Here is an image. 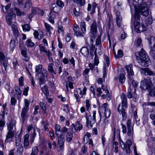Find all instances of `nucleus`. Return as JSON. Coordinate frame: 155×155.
<instances>
[{"mask_svg":"<svg viewBox=\"0 0 155 155\" xmlns=\"http://www.w3.org/2000/svg\"><path fill=\"white\" fill-rule=\"evenodd\" d=\"M23 81L24 79L23 77L22 76L20 77L19 79V86L20 87L24 85Z\"/></svg>","mask_w":155,"mask_h":155,"instance_id":"nucleus-48","label":"nucleus"},{"mask_svg":"<svg viewBox=\"0 0 155 155\" xmlns=\"http://www.w3.org/2000/svg\"><path fill=\"white\" fill-rule=\"evenodd\" d=\"M97 32V26L96 22L95 21H94L91 27V34L90 35V37L91 44L93 43V41L95 39V34Z\"/></svg>","mask_w":155,"mask_h":155,"instance_id":"nucleus-5","label":"nucleus"},{"mask_svg":"<svg viewBox=\"0 0 155 155\" xmlns=\"http://www.w3.org/2000/svg\"><path fill=\"white\" fill-rule=\"evenodd\" d=\"M25 102V106L24 108L29 109V106L30 104L29 102L26 99L24 100Z\"/></svg>","mask_w":155,"mask_h":155,"instance_id":"nucleus-49","label":"nucleus"},{"mask_svg":"<svg viewBox=\"0 0 155 155\" xmlns=\"http://www.w3.org/2000/svg\"><path fill=\"white\" fill-rule=\"evenodd\" d=\"M38 151V150L37 147H34L32 148L31 153L35 155H37Z\"/></svg>","mask_w":155,"mask_h":155,"instance_id":"nucleus-44","label":"nucleus"},{"mask_svg":"<svg viewBox=\"0 0 155 155\" xmlns=\"http://www.w3.org/2000/svg\"><path fill=\"white\" fill-rule=\"evenodd\" d=\"M7 61L6 59L4 61H3V62L2 63V64L4 67V68L5 71H6L7 67Z\"/></svg>","mask_w":155,"mask_h":155,"instance_id":"nucleus-61","label":"nucleus"},{"mask_svg":"<svg viewBox=\"0 0 155 155\" xmlns=\"http://www.w3.org/2000/svg\"><path fill=\"white\" fill-rule=\"evenodd\" d=\"M145 72L148 75L154 76L155 75V73L152 71H150L148 68H147L145 70Z\"/></svg>","mask_w":155,"mask_h":155,"instance_id":"nucleus-41","label":"nucleus"},{"mask_svg":"<svg viewBox=\"0 0 155 155\" xmlns=\"http://www.w3.org/2000/svg\"><path fill=\"white\" fill-rule=\"evenodd\" d=\"M81 51L83 55L85 56H86L87 55V47L86 46L82 47Z\"/></svg>","mask_w":155,"mask_h":155,"instance_id":"nucleus-34","label":"nucleus"},{"mask_svg":"<svg viewBox=\"0 0 155 155\" xmlns=\"http://www.w3.org/2000/svg\"><path fill=\"white\" fill-rule=\"evenodd\" d=\"M134 28L135 31L137 32V30L138 29L140 26V23L139 21L135 20L134 21Z\"/></svg>","mask_w":155,"mask_h":155,"instance_id":"nucleus-37","label":"nucleus"},{"mask_svg":"<svg viewBox=\"0 0 155 155\" xmlns=\"http://www.w3.org/2000/svg\"><path fill=\"white\" fill-rule=\"evenodd\" d=\"M118 8L117 6L114 7V11L115 12L116 16V20L117 25L118 27H120L121 26V23L122 21V18L120 15V12L117 11Z\"/></svg>","mask_w":155,"mask_h":155,"instance_id":"nucleus-8","label":"nucleus"},{"mask_svg":"<svg viewBox=\"0 0 155 155\" xmlns=\"http://www.w3.org/2000/svg\"><path fill=\"white\" fill-rule=\"evenodd\" d=\"M153 84L151 80L144 79L141 82L140 87L144 90H147L149 92H151Z\"/></svg>","mask_w":155,"mask_h":155,"instance_id":"nucleus-3","label":"nucleus"},{"mask_svg":"<svg viewBox=\"0 0 155 155\" xmlns=\"http://www.w3.org/2000/svg\"><path fill=\"white\" fill-rule=\"evenodd\" d=\"M125 78L124 74L122 73V74H120V76L119 77L120 82L121 83H124L125 81Z\"/></svg>","mask_w":155,"mask_h":155,"instance_id":"nucleus-46","label":"nucleus"},{"mask_svg":"<svg viewBox=\"0 0 155 155\" xmlns=\"http://www.w3.org/2000/svg\"><path fill=\"white\" fill-rule=\"evenodd\" d=\"M86 91L87 88L86 87H84V88L82 91H81L80 89L78 88L77 91L78 93H79L81 95V96H80V97L81 98L82 97L83 95L86 94Z\"/></svg>","mask_w":155,"mask_h":155,"instance_id":"nucleus-30","label":"nucleus"},{"mask_svg":"<svg viewBox=\"0 0 155 155\" xmlns=\"http://www.w3.org/2000/svg\"><path fill=\"white\" fill-rule=\"evenodd\" d=\"M15 17V14H14L12 12L8 13L6 15V22L9 25H12L13 18Z\"/></svg>","mask_w":155,"mask_h":155,"instance_id":"nucleus-12","label":"nucleus"},{"mask_svg":"<svg viewBox=\"0 0 155 155\" xmlns=\"http://www.w3.org/2000/svg\"><path fill=\"white\" fill-rule=\"evenodd\" d=\"M43 92L44 93L45 95L48 96L49 95V92L48 91V87L47 86H44L42 88Z\"/></svg>","mask_w":155,"mask_h":155,"instance_id":"nucleus-38","label":"nucleus"},{"mask_svg":"<svg viewBox=\"0 0 155 155\" xmlns=\"http://www.w3.org/2000/svg\"><path fill=\"white\" fill-rule=\"evenodd\" d=\"M120 144L124 150H125L127 154H129L130 152V147L132 144V142L130 140L127 141L125 143L123 142L120 143Z\"/></svg>","mask_w":155,"mask_h":155,"instance_id":"nucleus-6","label":"nucleus"},{"mask_svg":"<svg viewBox=\"0 0 155 155\" xmlns=\"http://www.w3.org/2000/svg\"><path fill=\"white\" fill-rule=\"evenodd\" d=\"M8 131H16L15 123L14 121L10 122L8 125Z\"/></svg>","mask_w":155,"mask_h":155,"instance_id":"nucleus-18","label":"nucleus"},{"mask_svg":"<svg viewBox=\"0 0 155 155\" xmlns=\"http://www.w3.org/2000/svg\"><path fill=\"white\" fill-rule=\"evenodd\" d=\"M32 2L31 1L28 0L26 2L25 6V8H29L32 5Z\"/></svg>","mask_w":155,"mask_h":155,"instance_id":"nucleus-45","label":"nucleus"},{"mask_svg":"<svg viewBox=\"0 0 155 155\" xmlns=\"http://www.w3.org/2000/svg\"><path fill=\"white\" fill-rule=\"evenodd\" d=\"M132 90L130 87H129L128 89V92L127 93V96L128 98H131L133 97L132 94H131Z\"/></svg>","mask_w":155,"mask_h":155,"instance_id":"nucleus-47","label":"nucleus"},{"mask_svg":"<svg viewBox=\"0 0 155 155\" xmlns=\"http://www.w3.org/2000/svg\"><path fill=\"white\" fill-rule=\"evenodd\" d=\"M22 28L24 31H28L30 30V28L28 24H26L24 25H22Z\"/></svg>","mask_w":155,"mask_h":155,"instance_id":"nucleus-39","label":"nucleus"},{"mask_svg":"<svg viewBox=\"0 0 155 155\" xmlns=\"http://www.w3.org/2000/svg\"><path fill=\"white\" fill-rule=\"evenodd\" d=\"M10 46L12 50H13L15 47V41L12 39L11 40L10 43Z\"/></svg>","mask_w":155,"mask_h":155,"instance_id":"nucleus-43","label":"nucleus"},{"mask_svg":"<svg viewBox=\"0 0 155 155\" xmlns=\"http://www.w3.org/2000/svg\"><path fill=\"white\" fill-rule=\"evenodd\" d=\"M134 93H134V96H133V100L134 101L136 102L137 101L138 97L137 94H136L135 91H134Z\"/></svg>","mask_w":155,"mask_h":155,"instance_id":"nucleus-59","label":"nucleus"},{"mask_svg":"<svg viewBox=\"0 0 155 155\" xmlns=\"http://www.w3.org/2000/svg\"><path fill=\"white\" fill-rule=\"evenodd\" d=\"M42 67L41 65L39 64L37 66H36L35 68V72L36 73H37L36 74V75H38L40 73H41H41L42 72H43L44 73H45V71L44 70H43L42 71Z\"/></svg>","mask_w":155,"mask_h":155,"instance_id":"nucleus-19","label":"nucleus"},{"mask_svg":"<svg viewBox=\"0 0 155 155\" xmlns=\"http://www.w3.org/2000/svg\"><path fill=\"white\" fill-rule=\"evenodd\" d=\"M107 107V103L103 104L100 107L99 111V112L101 111L103 112L104 110V114L106 118L109 117L111 113L110 110Z\"/></svg>","mask_w":155,"mask_h":155,"instance_id":"nucleus-7","label":"nucleus"},{"mask_svg":"<svg viewBox=\"0 0 155 155\" xmlns=\"http://www.w3.org/2000/svg\"><path fill=\"white\" fill-rule=\"evenodd\" d=\"M120 97L122 101V105L120 104L119 105L118 107V111L120 114H121L122 117V120H125L127 117L126 113L125 112V110L124 109L123 107L126 108L127 107V99L125 95L122 93L120 95Z\"/></svg>","mask_w":155,"mask_h":155,"instance_id":"nucleus-2","label":"nucleus"},{"mask_svg":"<svg viewBox=\"0 0 155 155\" xmlns=\"http://www.w3.org/2000/svg\"><path fill=\"white\" fill-rule=\"evenodd\" d=\"M94 54H95V58H94V63L97 66L99 63V60L98 58H97L96 56V52H94Z\"/></svg>","mask_w":155,"mask_h":155,"instance_id":"nucleus-56","label":"nucleus"},{"mask_svg":"<svg viewBox=\"0 0 155 155\" xmlns=\"http://www.w3.org/2000/svg\"><path fill=\"white\" fill-rule=\"evenodd\" d=\"M40 48V50L41 53L44 52L46 53L48 56H49L50 55H51L52 54H50V51L46 50L45 48L43 46L42 44L40 45H39Z\"/></svg>","mask_w":155,"mask_h":155,"instance_id":"nucleus-21","label":"nucleus"},{"mask_svg":"<svg viewBox=\"0 0 155 155\" xmlns=\"http://www.w3.org/2000/svg\"><path fill=\"white\" fill-rule=\"evenodd\" d=\"M79 28L78 25L77 24L74 25L73 29V31L74 32V34L76 35L77 36H81L82 35L81 32H77V31L79 30Z\"/></svg>","mask_w":155,"mask_h":155,"instance_id":"nucleus-24","label":"nucleus"},{"mask_svg":"<svg viewBox=\"0 0 155 155\" xmlns=\"http://www.w3.org/2000/svg\"><path fill=\"white\" fill-rule=\"evenodd\" d=\"M53 63H49L48 64V71L51 73L52 74H56V68H54V69L53 67Z\"/></svg>","mask_w":155,"mask_h":155,"instance_id":"nucleus-20","label":"nucleus"},{"mask_svg":"<svg viewBox=\"0 0 155 155\" xmlns=\"http://www.w3.org/2000/svg\"><path fill=\"white\" fill-rule=\"evenodd\" d=\"M82 128V125L79 122H77L75 124H73L71 126L70 129L73 133L76 132L78 130H80Z\"/></svg>","mask_w":155,"mask_h":155,"instance_id":"nucleus-9","label":"nucleus"},{"mask_svg":"<svg viewBox=\"0 0 155 155\" xmlns=\"http://www.w3.org/2000/svg\"><path fill=\"white\" fill-rule=\"evenodd\" d=\"M16 4H14V9L17 15L18 16H21L24 14L23 12L21 11L16 7Z\"/></svg>","mask_w":155,"mask_h":155,"instance_id":"nucleus-25","label":"nucleus"},{"mask_svg":"<svg viewBox=\"0 0 155 155\" xmlns=\"http://www.w3.org/2000/svg\"><path fill=\"white\" fill-rule=\"evenodd\" d=\"M12 28L14 36L16 37L18 36L19 33L17 26L15 25H12Z\"/></svg>","mask_w":155,"mask_h":155,"instance_id":"nucleus-22","label":"nucleus"},{"mask_svg":"<svg viewBox=\"0 0 155 155\" xmlns=\"http://www.w3.org/2000/svg\"><path fill=\"white\" fill-rule=\"evenodd\" d=\"M96 5V4L95 2L93 3L92 5L89 4L88 5V13L91 15L94 13Z\"/></svg>","mask_w":155,"mask_h":155,"instance_id":"nucleus-14","label":"nucleus"},{"mask_svg":"<svg viewBox=\"0 0 155 155\" xmlns=\"http://www.w3.org/2000/svg\"><path fill=\"white\" fill-rule=\"evenodd\" d=\"M28 90L29 87H27L26 88H25L23 92V94L25 96H27Z\"/></svg>","mask_w":155,"mask_h":155,"instance_id":"nucleus-62","label":"nucleus"},{"mask_svg":"<svg viewBox=\"0 0 155 155\" xmlns=\"http://www.w3.org/2000/svg\"><path fill=\"white\" fill-rule=\"evenodd\" d=\"M58 138V145L61 150L64 148V145L65 141L64 135L63 134L57 136Z\"/></svg>","mask_w":155,"mask_h":155,"instance_id":"nucleus-10","label":"nucleus"},{"mask_svg":"<svg viewBox=\"0 0 155 155\" xmlns=\"http://www.w3.org/2000/svg\"><path fill=\"white\" fill-rule=\"evenodd\" d=\"M23 151V147L22 145L19 146L17 150V153H19V155H22Z\"/></svg>","mask_w":155,"mask_h":155,"instance_id":"nucleus-40","label":"nucleus"},{"mask_svg":"<svg viewBox=\"0 0 155 155\" xmlns=\"http://www.w3.org/2000/svg\"><path fill=\"white\" fill-rule=\"evenodd\" d=\"M146 28L143 25H142L141 26L139 27L138 30H137V32L138 33H140L141 32H143L144 31H146Z\"/></svg>","mask_w":155,"mask_h":155,"instance_id":"nucleus-36","label":"nucleus"},{"mask_svg":"<svg viewBox=\"0 0 155 155\" xmlns=\"http://www.w3.org/2000/svg\"><path fill=\"white\" fill-rule=\"evenodd\" d=\"M61 126L58 124H56L55 125V130L56 136H59L60 135L63 134L61 132Z\"/></svg>","mask_w":155,"mask_h":155,"instance_id":"nucleus-23","label":"nucleus"},{"mask_svg":"<svg viewBox=\"0 0 155 155\" xmlns=\"http://www.w3.org/2000/svg\"><path fill=\"white\" fill-rule=\"evenodd\" d=\"M32 69V67L31 66V65H29V64H28V66H26V70L29 74L30 75V76H31V74L30 72V71H31Z\"/></svg>","mask_w":155,"mask_h":155,"instance_id":"nucleus-50","label":"nucleus"},{"mask_svg":"<svg viewBox=\"0 0 155 155\" xmlns=\"http://www.w3.org/2000/svg\"><path fill=\"white\" fill-rule=\"evenodd\" d=\"M45 75L43 72L41 73V75L39 78V84L40 85L43 84H44L45 80Z\"/></svg>","mask_w":155,"mask_h":155,"instance_id":"nucleus-28","label":"nucleus"},{"mask_svg":"<svg viewBox=\"0 0 155 155\" xmlns=\"http://www.w3.org/2000/svg\"><path fill=\"white\" fill-rule=\"evenodd\" d=\"M21 53L23 57L25 58V59L26 61H28L29 58L27 55V49L21 51Z\"/></svg>","mask_w":155,"mask_h":155,"instance_id":"nucleus-27","label":"nucleus"},{"mask_svg":"<svg viewBox=\"0 0 155 155\" xmlns=\"http://www.w3.org/2000/svg\"><path fill=\"white\" fill-rule=\"evenodd\" d=\"M137 57V62L143 67H147L151 64V61L148 56L146 54V52L143 49H141Z\"/></svg>","mask_w":155,"mask_h":155,"instance_id":"nucleus-1","label":"nucleus"},{"mask_svg":"<svg viewBox=\"0 0 155 155\" xmlns=\"http://www.w3.org/2000/svg\"><path fill=\"white\" fill-rule=\"evenodd\" d=\"M150 54L155 60V51L152 50L151 51H150Z\"/></svg>","mask_w":155,"mask_h":155,"instance_id":"nucleus-58","label":"nucleus"},{"mask_svg":"<svg viewBox=\"0 0 155 155\" xmlns=\"http://www.w3.org/2000/svg\"><path fill=\"white\" fill-rule=\"evenodd\" d=\"M5 84V88L7 90H9L10 89V83L9 82H7L5 83V82H4Z\"/></svg>","mask_w":155,"mask_h":155,"instance_id":"nucleus-55","label":"nucleus"},{"mask_svg":"<svg viewBox=\"0 0 155 155\" xmlns=\"http://www.w3.org/2000/svg\"><path fill=\"white\" fill-rule=\"evenodd\" d=\"M125 68L127 70L128 74L129 75H132L134 74V72L132 69V65L130 64L126 66Z\"/></svg>","mask_w":155,"mask_h":155,"instance_id":"nucleus-17","label":"nucleus"},{"mask_svg":"<svg viewBox=\"0 0 155 155\" xmlns=\"http://www.w3.org/2000/svg\"><path fill=\"white\" fill-rule=\"evenodd\" d=\"M21 143V139L19 138H16V146H18Z\"/></svg>","mask_w":155,"mask_h":155,"instance_id":"nucleus-63","label":"nucleus"},{"mask_svg":"<svg viewBox=\"0 0 155 155\" xmlns=\"http://www.w3.org/2000/svg\"><path fill=\"white\" fill-rule=\"evenodd\" d=\"M24 147L25 149H27L29 145V142L28 140L24 141Z\"/></svg>","mask_w":155,"mask_h":155,"instance_id":"nucleus-54","label":"nucleus"},{"mask_svg":"<svg viewBox=\"0 0 155 155\" xmlns=\"http://www.w3.org/2000/svg\"><path fill=\"white\" fill-rule=\"evenodd\" d=\"M29 109L25 108H23L22 110L21 116L22 118V122L24 123L25 121L26 118L28 117L27 114H28V111Z\"/></svg>","mask_w":155,"mask_h":155,"instance_id":"nucleus-15","label":"nucleus"},{"mask_svg":"<svg viewBox=\"0 0 155 155\" xmlns=\"http://www.w3.org/2000/svg\"><path fill=\"white\" fill-rule=\"evenodd\" d=\"M131 121L130 120H128L127 123V127L125 125L123 124H121L122 128V132L124 134L127 133L128 136H130L133 133V128H132L131 126Z\"/></svg>","mask_w":155,"mask_h":155,"instance_id":"nucleus-4","label":"nucleus"},{"mask_svg":"<svg viewBox=\"0 0 155 155\" xmlns=\"http://www.w3.org/2000/svg\"><path fill=\"white\" fill-rule=\"evenodd\" d=\"M25 45L28 47H32L35 44L30 39H28L26 41Z\"/></svg>","mask_w":155,"mask_h":155,"instance_id":"nucleus-32","label":"nucleus"},{"mask_svg":"<svg viewBox=\"0 0 155 155\" xmlns=\"http://www.w3.org/2000/svg\"><path fill=\"white\" fill-rule=\"evenodd\" d=\"M142 42V40L140 38H138L137 42V46H140L141 45Z\"/></svg>","mask_w":155,"mask_h":155,"instance_id":"nucleus-64","label":"nucleus"},{"mask_svg":"<svg viewBox=\"0 0 155 155\" xmlns=\"http://www.w3.org/2000/svg\"><path fill=\"white\" fill-rule=\"evenodd\" d=\"M56 4L60 8H62L64 6L63 2L61 0H57Z\"/></svg>","mask_w":155,"mask_h":155,"instance_id":"nucleus-42","label":"nucleus"},{"mask_svg":"<svg viewBox=\"0 0 155 155\" xmlns=\"http://www.w3.org/2000/svg\"><path fill=\"white\" fill-rule=\"evenodd\" d=\"M73 134L70 132H68L66 135V140L68 142H70L72 140Z\"/></svg>","mask_w":155,"mask_h":155,"instance_id":"nucleus-33","label":"nucleus"},{"mask_svg":"<svg viewBox=\"0 0 155 155\" xmlns=\"http://www.w3.org/2000/svg\"><path fill=\"white\" fill-rule=\"evenodd\" d=\"M137 84L138 83L137 81H135L134 80L132 82V84L133 87H134V91H136V87H137Z\"/></svg>","mask_w":155,"mask_h":155,"instance_id":"nucleus-60","label":"nucleus"},{"mask_svg":"<svg viewBox=\"0 0 155 155\" xmlns=\"http://www.w3.org/2000/svg\"><path fill=\"white\" fill-rule=\"evenodd\" d=\"M40 107L43 110H45L46 109L45 105L43 102H40Z\"/></svg>","mask_w":155,"mask_h":155,"instance_id":"nucleus-57","label":"nucleus"},{"mask_svg":"<svg viewBox=\"0 0 155 155\" xmlns=\"http://www.w3.org/2000/svg\"><path fill=\"white\" fill-rule=\"evenodd\" d=\"M113 130V139L112 140V141H113V144H114L116 146H117V145H118V143L117 141H115V128H114L112 129Z\"/></svg>","mask_w":155,"mask_h":155,"instance_id":"nucleus-35","label":"nucleus"},{"mask_svg":"<svg viewBox=\"0 0 155 155\" xmlns=\"http://www.w3.org/2000/svg\"><path fill=\"white\" fill-rule=\"evenodd\" d=\"M16 131H8L7 134L6 136V137L5 141L8 139L13 137L15 135Z\"/></svg>","mask_w":155,"mask_h":155,"instance_id":"nucleus-26","label":"nucleus"},{"mask_svg":"<svg viewBox=\"0 0 155 155\" xmlns=\"http://www.w3.org/2000/svg\"><path fill=\"white\" fill-rule=\"evenodd\" d=\"M148 43L151 49L150 51L153 50L155 51V38L153 36L151 37L148 39Z\"/></svg>","mask_w":155,"mask_h":155,"instance_id":"nucleus-13","label":"nucleus"},{"mask_svg":"<svg viewBox=\"0 0 155 155\" xmlns=\"http://www.w3.org/2000/svg\"><path fill=\"white\" fill-rule=\"evenodd\" d=\"M45 26L47 31L49 32L50 35L51 34V31L53 30V28L46 22L45 23Z\"/></svg>","mask_w":155,"mask_h":155,"instance_id":"nucleus-29","label":"nucleus"},{"mask_svg":"<svg viewBox=\"0 0 155 155\" xmlns=\"http://www.w3.org/2000/svg\"><path fill=\"white\" fill-rule=\"evenodd\" d=\"M123 55V52L122 50H118L117 54V57L120 58Z\"/></svg>","mask_w":155,"mask_h":155,"instance_id":"nucleus-53","label":"nucleus"},{"mask_svg":"<svg viewBox=\"0 0 155 155\" xmlns=\"http://www.w3.org/2000/svg\"><path fill=\"white\" fill-rule=\"evenodd\" d=\"M19 44V48L21 49V50H26L27 48L25 47L24 43L23 42H20Z\"/></svg>","mask_w":155,"mask_h":155,"instance_id":"nucleus-52","label":"nucleus"},{"mask_svg":"<svg viewBox=\"0 0 155 155\" xmlns=\"http://www.w3.org/2000/svg\"><path fill=\"white\" fill-rule=\"evenodd\" d=\"M146 24L148 25H150L152 23V19L151 18H148L146 20Z\"/></svg>","mask_w":155,"mask_h":155,"instance_id":"nucleus-51","label":"nucleus"},{"mask_svg":"<svg viewBox=\"0 0 155 155\" xmlns=\"http://www.w3.org/2000/svg\"><path fill=\"white\" fill-rule=\"evenodd\" d=\"M86 25L85 22L82 21L81 23V30L83 33H85L86 32Z\"/></svg>","mask_w":155,"mask_h":155,"instance_id":"nucleus-31","label":"nucleus"},{"mask_svg":"<svg viewBox=\"0 0 155 155\" xmlns=\"http://www.w3.org/2000/svg\"><path fill=\"white\" fill-rule=\"evenodd\" d=\"M57 13L54 10H51L50 14H49V21L52 24H54V19L55 18V15H57Z\"/></svg>","mask_w":155,"mask_h":155,"instance_id":"nucleus-16","label":"nucleus"},{"mask_svg":"<svg viewBox=\"0 0 155 155\" xmlns=\"http://www.w3.org/2000/svg\"><path fill=\"white\" fill-rule=\"evenodd\" d=\"M92 114V116L90 115L88 117V125H90L91 127L95 122L96 112L93 111Z\"/></svg>","mask_w":155,"mask_h":155,"instance_id":"nucleus-11","label":"nucleus"}]
</instances>
